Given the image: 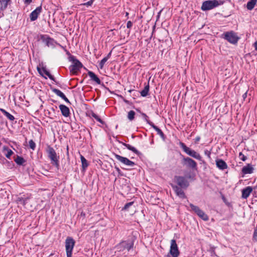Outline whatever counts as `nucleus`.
<instances>
[{
	"label": "nucleus",
	"mask_w": 257,
	"mask_h": 257,
	"mask_svg": "<svg viewBox=\"0 0 257 257\" xmlns=\"http://www.w3.org/2000/svg\"><path fill=\"white\" fill-rule=\"evenodd\" d=\"M135 238L132 237L126 240H123L118 243L115 246V252H118V254H127L131 249H133L134 246Z\"/></svg>",
	"instance_id": "obj_1"
},
{
	"label": "nucleus",
	"mask_w": 257,
	"mask_h": 257,
	"mask_svg": "<svg viewBox=\"0 0 257 257\" xmlns=\"http://www.w3.org/2000/svg\"><path fill=\"white\" fill-rule=\"evenodd\" d=\"M224 4L221 0H209L203 2L201 10L203 11L211 10Z\"/></svg>",
	"instance_id": "obj_2"
},
{
	"label": "nucleus",
	"mask_w": 257,
	"mask_h": 257,
	"mask_svg": "<svg viewBox=\"0 0 257 257\" xmlns=\"http://www.w3.org/2000/svg\"><path fill=\"white\" fill-rule=\"evenodd\" d=\"M46 152L49 158L51 160V164L58 169L59 167V156H57L55 150L52 147L48 146Z\"/></svg>",
	"instance_id": "obj_3"
},
{
	"label": "nucleus",
	"mask_w": 257,
	"mask_h": 257,
	"mask_svg": "<svg viewBox=\"0 0 257 257\" xmlns=\"http://www.w3.org/2000/svg\"><path fill=\"white\" fill-rule=\"evenodd\" d=\"M179 146L186 154L198 160L202 161V157L201 155L195 151L187 147L184 143L180 142Z\"/></svg>",
	"instance_id": "obj_4"
},
{
	"label": "nucleus",
	"mask_w": 257,
	"mask_h": 257,
	"mask_svg": "<svg viewBox=\"0 0 257 257\" xmlns=\"http://www.w3.org/2000/svg\"><path fill=\"white\" fill-rule=\"evenodd\" d=\"M40 39L48 47L54 48L57 45H58L60 47L64 48L62 45L58 43L54 39L50 37L47 35H41Z\"/></svg>",
	"instance_id": "obj_5"
},
{
	"label": "nucleus",
	"mask_w": 257,
	"mask_h": 257,
	"mask_svg": "<svg viewBox=\"0 0 257 257\" xmlns=\"http://www.w3.org/2000/svg\"><path fill=\"white\" fill-rule=\"evenodd\" d=\"M223 36L225 40L232 44H236L239 39L237 34L232 31L223 33Z\"/></svg>",
	"instance_id": "obj_6"
},
{
	"label": "nucleus",
	"mask_w": 257,
	"mask_h": 257,
	"mask_svg": "<svg viewBox=\"0 0 257 257\" xmlns=\"http://www.w3.org/2000/svg\"><path fill=\"white\" fill-rule=\"evenodd\" d=\"M75 241L71 237H67L65 240V248L67 257H72V251Z\"/></svg>",
	"instance_id": "obj_7"
},
{
	"label": "nucleus",
	"mask_w": 257,
	"mask_h": 257,
	"mask_svg": "<svg viewBox=\"0 0 257 257\" xmlns=\"http://www.w3.org/2000/svg\"><path fill=\"white\" fill-rule=\"evenodd\" d=\"M169 253L172 257H178L180 254V251L175 239H172L171 241Z\"/></svg>",
	"instance_id": "obj_8"
},
{
	"label": "nucleus",
	"mask_w": 257,
	"mask_h": 257,
	"mask_svg": "<svg viewBox=\"0 0 257 257\" xmlns=\"http://www.w3.org/2000/svg\"><path fill=\"white\" fill-rule=\"evenodd\" d=\"M184 165L192 169H197V163L192 159L189 157H184L182 159Z\"/></svg>",
	"instance_id": "obj_9"
},
{
	"label": "nucleus",
	"mask_w": 257,
	"mask_h": 257,
	"mask_svg": "<svg viewBox=\"0 0 257 257\" xmlns=\"http://www.w3.org/2000/svg\"><path fill=\"white\" fill-rule=\"evenodd\" d=\"M82 63L77 59L73 60V64L70 66L69 70L72 73H76L82 67Z\"/></svg>",
	"instance_id": "obj_10"
},
{
	"label": "nucleus",
	"mask_w": 257,
	"mask_h": 257,
	"mask_svg": "<svg viewBox=\"0 0 257 257\" xmlns=\"http://www.w3.org/2000/svg\"><path fill=\"white\" fill-rule=\"evenodd\" d=\"M114 156L116 159L125 166L133 167L135 165L134 162L130 160L127 158L122 157L117 154H115Z\"/></svg>",
	"instance_id": "obj_11"
},
{
	"label": "nucleus",
	"mask_w": 257,
	"mask_h": 257,
	"mask_svg": "<svg viewBox=\"0 0 257 257\" xmlns=\"http://www.w3.org/2000/svg\"><path fill=\"white\" fill-rule=\"evenodd\" d=\"M175 180L178 186L183 188H186L189 186V183L187 179L182 176H176Z\"/></svg>",
	"instance_id": "obj_12"
},
{
	"label": "nucleus",
	"mask_w": 257,
	"mask_h": 257,
	"mask_svg": "<svg viewBox=\"0 0 257 257\" xmlns=\"http://www.w3.org/2000/svg\"><path fill=\"white\" fill-rule=\"evenodd\" d=\"M42 7H38L34 11L31 12L30 15V18L31 21H34L36 20L38 17V16L42 12Z\"/></svg>",
	"instance_id": "obj_13"
},
{
	"label": "nucleus",
	"mask_w": 257,
	"mask_h": 257,
	"mask_svg": "<svg viewBox=\"0 0 257 257\" xmlns=\"http://www.w3.org/2000/svg\"><path fill=\"white\" fill-rule=\"evenodd\" d=\"M172 187L175 192L176 195L181 198H186L185 194L183 190V188L179 187L177 185H172Z\"/></svg>",
	"instance_id": "obj_14"
},
{
	"label": "nucleus",
	"mask_w": 257,
	"mask_h": 257,
	"mask_svg": "<svg viewBox=\"0 0 257 257\" xmlns=\"http://www.w3.org/2000/svg\"><path fill=\"white\" fill-rule=\"evenodd\" d=\"M37 70L41 76H44V74H45L51 80L53 81L55 80L54 76L50 73L46 67H43L42 68H41L39 67H37Z\"/></svg>",
	"instance_id": "obj_15"
},
{
	"label": "nucleus",
	"mask_w": 257,
	"mask_h": 257,
	"mask_svg": "<svg viewBox=\"0 0 257 257\" xmlns=\"http://www.w3.org/2000/svg\"><path fill=\"white\" fill-rule=\"evenodd\" d=\"M215 162L216 167L220 170H224L228 167L226 162L222 159H216Z\"/></svg>",
	"instance_id": "obj_16"
},
{
	"label": "nucleus",
	"mask_w": 257,
	"mask_h": 257,
	"mask_svg": "<svg viewBox=\"0 0 257 257\" xmlns=\"http://www.w3.org/2000/svg\"><path fill=\"white\" fill-rule=\"evenodd\" d=\"M252 191V188L250 186H247L242 190L241 197L243 199L247 198Z\"/></svg>",
	"instance_id": "obj_17"
},
{
	"label": "nucleus",
	"mask_w": 257,
	"mask_h": 257,
	"mask_svg": "<svg viewBox=\"0 0 257 257\" xmlns=\"http://www.w3.org/2000/svg\"><path fill=\"white\" fill-rule=\"evenodd\" d=\"M59 108L61 111L62 114L65 117H68L70 115V110L69 108L63 104L59 105Z\"/></svg>",
	"instance_id": "obj_18"
},
{
	"label": "nucleus",
	"mask_w": 257,
	"mask_h": 257,
	"mask_svg": "<svg viewBox=\"0 0 257 257\" xmlns=\"http://www.w3.org/2000/svg\"><path fill=\"white\" fill-rule=\"evenodd\" d=\"M53 91L58 96L60 97L62 99H63L65 102L68 103H70L68 99L66 97L65 94L60 90L58 89H54Z\"/></svg>",
	"instance_id": "obj_19"
},
{
	"label": "nucleus",
	"mask_w": 257,
	"mask_h": 257,
	"mask_svg": "<svg viewBox=\"0 0 257 257\" xmlns=\"http://www.w3.org/2000/svg\"><path fill=\"white\" fill-rule=\"evenodd\" d=\"M253 168L251 165L248 164L242 168V172L244 174H251L253 173Z\"/></svg>",
	"instance_id": "obj_20"
},
{
	"label": "nucleus",
	"mask_w": 257,
	"mask_h": 257,
	"mask_svg": "<svg viewBox=\"0 0 257 257\" xmlns=\"http://www.w3.org/2000/svg\"><path fill=\"white\" fill-rule=\"evenodd\" d=\"M88 75L91 78V80L95 82L97 84H100L101 81L99 78L95 74V73L92 71H89L88 72Z\"/></svg>",
	"instance_id": "obj_21"
},
{
	"label": "nucleus",
	"mask_w": 257,
	"mask_h": 257,
	"mask_svg": "<svg viewBox=\"0 0 257 257\" xmlns=\"http://www.w3.org/2000/svg\"><path fill=\"white\" fill-rule=\"evenodd\" d=\"M151 126L157 132V134L159 135L161 137V138H162L163 140H165V135L160 128L156 126L154 123L151 124Z\"/></svg>",
	"instance_id": "obj_22"
},
{
	"label": "nucleus",
	"mask_w": 257,
	"mask_h": 257,
	"mask_svg": "<svg viewBox=\"0 0 257 257\" xmlns=\"http://www.w3.org/2000/svg\"><path fill=\"white\" fill-rule=\"evenodd\" d=\"M3 152L5 153L6 157L8 159H10L13 154V152L7 146L3 147Z\"/></svg>",
	"instance_id": "obj_23"
},
{
	"label": "nucleus",
	"mask_w": 257,
	"mask_h": 257,
	"mask_svg": "<svg viewBox=\"0 0 257 257\" xmlns=\"http://www.w3.org/2000/svg\"><path fill=\"white\" fill-rule=\"evenodd\" d=\"M257 3V0H250L247 2L246 8L248 10H252Z\"/></svg>",
	"instance_id": "obj_24"
},
{
	"label": "nucleus",
	"mask_w": 257,
	"mask_h": 257,
	"mask_svg": "<svg viewBox=\"0 0 257 257\" xmlns=\"http://www.w3.org/2000/svg\"><path fill=\"white\" fill-rule=\"evenodd\" d=\"M123 146L126 147L127 149H128L130 151H132L134 153L139 155L140 154V152L138 151L135 147L132 146L131 145L126 144V143H123Z\"/></svg>",
	"instance_id": "obj_25"
},
{
	"label": "nucleus",
	"mask_w": 257,
	"mask_h": 257,
	"mask_svg": "<svg viewBox=\"0 0 257 257\" xmlns=\"http://www.w3.org/2000/svg\"><path fill=\"white\" fill-rule=\"evenodd\" d=\"M10 1V0H0V10L4 11L7 8Z\"/></svg>",
	"instance_id": "obj_26"
},
{
	"label": "nucleus",
	"mask_w": 257,
	"mask_h": 257,
	"mask_svg": "<svg viewBox=\"0 0 257 257\" xmlns=\"http://www.w3.org/2000/svg\"><path fill=\"white\" fill-rule=\"evenodd\" d=\"M0 111H2L4 114L10 120L13 121L15 119V117L9 112L7 111L5 109L3 108H0Z\"/></svg>",
	"instance_id": "obj_27"
},
{
	"label": "nucleus",
	"mask_w": 257,
	"mask_h": 257,
	"mask_svg": "<svg viewBox=\"0 0 257 257\" xmlns=\"http://www.w3.org/2000/svg\"><path fill=\"white\" fill-rule=\"evenodd\" d=\"M80 159L82 163V167L83 171H85L88 166V163L86 159L82 155L80 156Z\"/></svg>",
	"instance_id": "obj_28"
},
{
	"label": "nucleus",
	"mask_w": 257,
	"mask_h": 257,
	"mask_svg": "<svg viewBox=\"0 0 257 257\" xmlns=\"http://www.w3.org/2000/svg\"><path fill=\"white\" fill-rule=\"evenodd\" d=\"M197 214L204 221H207L209 219L207 215L201 209L197 213Z\"/></svg>",
	"instance_id": "obj_29"
},
{
	"label": "nucleus",
	"mask_w": 257,
	"mask_h": 257,
	"mask_svg": "<svg viewBox=\"0 0 257 257\" xmlns=\"http://www.w3.org/2000/svg\"><path fill=\"white\" fill-rule=\"evenodd\" d=\"M149 91V84H148L147 85H146L145 86L143 90H142L141 91V95L143 97L146 96L148 94Z\"/></svg>",
	"instance_id": "obj_30"
},
{
	"label": "nucleus",
	"mask_w": 257,
	"mask_h": 257,
	"mask_svg": "<svg viewBox=\"0 0 257 257\" xmlns=\"http://www.w3.org/2000/svg\"><path fill=\"white\" fill-rule=\"evenodd\" d=\"M90 116L95 118L97 121H99L101 124H104V121L99 117V116L95 114L93 112H91L90 113Z\"/></svg>",
	"instance_id": "obj_31"
},
{
	"label": "nucleus",
	"mask_w": 257,
	"mask_h": 257,
	"mask_svg": "<svg viewBox=\"0 0 257 257\" xmlns=\"http://www.w3.org/2000/svg\"><path fill=\"white\" fill-rule=\"evenodd\" d=\"M15 161L18 165H23L25 162L24 158L20 156H17V157L15 159Z\"/></svg>",
	"instance_id": "obj_32"
},
{
	"label": "nucleus",
	"mask_w": 257,
	"mask_h": 257,
	"mask_svg": "<svg viewBox=\"0 0 257 257\" xmlns=\"http://www.w3.org/2000/svg\"><path fill=\"white\" fill-rule=\"evenodd\" d=\"M29 199L28 198H23L22 197H19L18 199V202L21 204H22L23 205H25L26 203H27V200Z\"/></svg>",
	"instance_id": "obj_33"
},
{
	"label": "nucleus",
	"mask_w": 257,
	"mask_h": 257,
	"mask_svg": "<svg viewBox=\"0 0 257 257\" xmlns=\"http://www.w3.org/2000/svg\"><path fill=\"white\" fill-rule=\"evenodd\" d=\"M135 112L134 110H131L128 112L127 118L132 121L135 118Z\"/></svg>",
	"instance_id": "obj_34"
},
{
	"label": "nucleus",
	"mask_w": 257,
	"mask_h": 257,
	"mask_svg": "<svg viewBox=\"0 0 257 257\" xmlns=\"http://www.w3.org/2000/svg\"><path fill=\"white\" fill-rule=\"evenodd\" d=\"M189 206L191 207V210L196 214L201 210L198 206L194 205L193 204L190 203Z\"/></svg>",
	"instance_id": "obj_35"
},
{
	"label": "nucleus",
	"mask_w": 257,
	"mask_h": 257,
	"mask_svg": "<svg viewBox=\"0 0 257 257\" xmlns=\"http://www.w3.org/2000/svg\"><path fill=\"white\" fill-rule=\"evenodd\" d=\"M141 115H142L144 119L147 122V123H148L150 125H151V124H153V123L151 121H150L149 120V117L147 116V115L144 113V112H141Z\"/></svg>",
	"instance_id": "obj_36"
},
{
	"label": "nucleus",
	"mask_w": 257,
	"mask_h": 257,
	"mask_svg": "<svg viewBox=\"0 0 257 257\" xmlns=\"http://www.w3.org/2000/svg\"><path fill=\"white\" fill-rule=\"evenodd\" d=\"M108 57L103 58L99 62V66L100 69H102L105 62L107 61Z\"/></svg>",
	"instance_id": "obj_37"
},
{
	"label": "nucleus",
	"mask_w": 257,
	"mask_h": 257,
	"mask_svg": "<svg viewBox=\"0 0 257 257\" xmlns=\"http://www.w3.org/2000/svg\"><path fill=\"white\" fill-rule=\"evenodd\" d=\"M29 145L30 148L32 149L33 150H34L36 148V144L32 140H31L29 142Z\"/></svg>",
	"instance_id": "obj_38"
},
{
	"label": "nucleus",
	"mask_w": 257,
	"mask_h": 257,
	"mask_svg": "<svg viewBox=\"0 0 257 257\" xmlns=\"http://www.w3.org/2000/svg\"><path fill=\"white\" fill-rule=\"evenodd\" d=\"M133 204L134 202H130L126 203L123 208V210H127Z\"/></svg>",
	"instance_id": "obj_39"
},
{
	"label": "nucleus",
	"mask_w": 257,
	"mask_h": 257,
	"mask_svg": "<svg viewBox=\"0 0 257 257\" xmlns=\"http://www.w3.org/2000/svg\"><path fill=\"white\" fill-rule=\"evenodd\" d=\"M239 158L242 161H245L247 159V157L244 156L241 152L239 153Z\"/></svg>",
	"instance_id": "obj_40"
},
{
	"label": "nucleus",
	"mask_w": 257,
	"mask_h": 257,
	"mask_svg": "<svg viewBox=\"0 0 257 257\" xmlns=\"http://www.w3.org/2000/svg\"><path fill=\"white\" fill-rule=\"evenodd\" d=\"M93 1L94 0H90V1H88L87 3H85L83 4V5H84V6H86L87 7L91 6L92 5L93 3Z\"/></svg>",
	"instance_id": "obj_41"
},
{
	"label": "nucleus",
	"mask_w": 257,
	"mask_h": 257,
	"mask_svg": "<svg viewBox=\"0 0 257 257\" xmlns=\"http://www.w3.org/2000/svg\"><path fill=\"white\" fill-rule=\"evenodd\" d=\"M204 154L206 156H207L209 158H210L211 155V151H209L207 150H205L204 151Z\"/></svg>",
	"instance_id": "obj_42"
},
{
	"label": "nucleus",
	"mask_w": 257,
	"mask_h": 257,
	"mask_svg": "<svg viewBox=\"0 0 257 257\" xmlns=\"http://www.w3.org/2000/svg\"><path fill=\"white\" fill-rule=\"evenodd\" d=\"M133 26V23L131 21H129L127 22L126 27L127 28L130 29Z\"/></svg>",
	"instance_id": "obj_43"
},
{
	"label": "nucleus",
	"mask_w": 257,
	"mask_h": 257,
	"mask_svg": "<svg viewBox=\"0 0 257 257\" xmlns=\"http://www.w3.org/2000/svg\"><path fill=\"white\" fill-rule=\"evenodd\" d=\"M32 0H25V4H29L32 2Z\"/></svg>",
	"instance_id": "obj_44"
},
{
	"label": "nucleus",
	"mask_w": 257,
	"mask_h": 257,
	"mask_svg": "<svg viewBox=\"0 0 257 257\" xmlns=\"http://www.w3.org/2000/svg\"><path fill=\"white\" fill-rule=\"evenodd\" d=\"M253 46L255 50L257 51V41L254 42Z\"/></svg>",
	"instance_id": "obj_45"
},
{
	"label": "nucleus",
	"mask_w": 257,
	"mask_h": 257,
	"mask_svg": "<svg viewBox=\"0 0 257 257\" xmlns=\"http://www.w3.org/2000/svg\"><path fill=\"white\" fill-rule=\"evenodd\" d=\"M200 137H198L196 138L195 141L196 142H197L200 141Z\"/></svg>",
	"instance_id": "obj_46"
},
{
	"label": "nucleus",
	"mask_w": 257,
	"mask_h": 257,
	"mask_svg": "<svg viewBox=\"0 0 257 257\" xmlns=\"http://www.w3.org/2000/svg\"><path fill=\"white\" fill-rule=\"evenodd\" d=\"M246 95H247V92H245V93L243 94V97L244 98H245L246 97Z\"/></svg>",
	"instance_id": "obj_47"
},
{
	"label": "nucleus",
	"mask_w": 257,
	"mask_h": 257,
	"mask_svg": "<svg viewBox=\"0 0 257 257\" xmlns=\"http://www.w3.org/2000/svg\"><path fill=\"white\" fill-rule=\"evenodd\" d=\"M110 55H111V52H110L107 56H106L105 57H108V59L109 58L110 56Z\"/></svg>",
	"instance_id": "obj_48"
},
{
	"label": "nucleus",
	"mask_w": 257,
	"mask_h": 257,
	"mask_svg": "<svg viewBox=\"0 0 257 257\" xmlns=\"http://www.w3.org/2000/svg\"><path fill=\"white\" fill-rule=\"evenodd\" d=\"M171 254L169 253H168V254H167L165 256V257H171Z\"/></svg>",
	"instance_id": "obj_49"
},
{
	"label": "nucleus",
	"mask_w": 257,
	"mask_h": 257,
	"mask_svg": "<svg viewBox=\"0 0 257 257\" xmlns=\"http://www.w3.org/2000/svg\"><path fill=\"white\" fill-rule=\"evenodd\" d=\"M116 169H117V170L118 171H120V170H119V169L118 168H116Z\"/></svg>",
	"instance_id": "obj_50"
}]
</instances>
